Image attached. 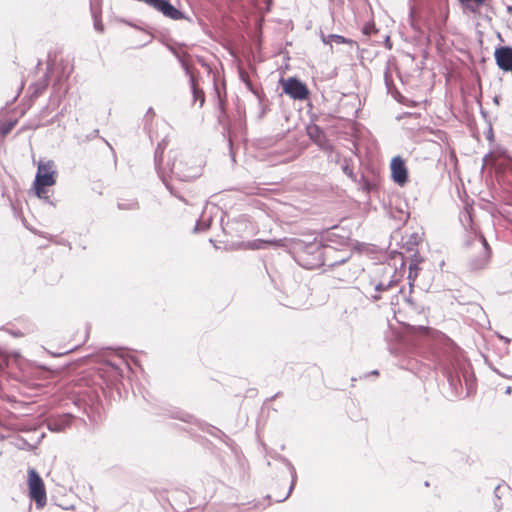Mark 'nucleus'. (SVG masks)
Segmentation results:
<instances>
[{
	"mask_svg": "<svg viewBox=\"0 0 512 512\" xmlns=\"http://www.w3.org/2000/svg\"><path fill=\"white\" fill-rule=\"evenodd\" d=\"M165 147V140H162L154 151L155 169L167 190L176 198L183 200L182 196L174 190L169 179H176L181 182L194 180L201 175V166L193 163L191 158L180 150H170L167 160L164 162L162 158Z\"/></svg>",
	"mask_w": 512,
	"mask_h": 512,
	"instance_id": "nucleus-1",
	"label": "nucleus"
},
{
	"mask_svg": "<svg viewBox=\"0 0 512 512\" xmlns=\"http://www.w3.org/2000/svg\"><path fill=\"white\" fill-rule=\"evenodd\" d=\"M396 269L390 265L380 264L369 275V279L364 284V294L372 301L382 299L383 293L389 291L397 284L394 279Z\"/></svg>",
	"mask_w": 512,
	"mask_h": 512,
	"instance_id": "nucleus-2",
	"label": "nucleus"
},
{
	"mask_svg": "<svg viewBox=\"0 0 512 512\" xmlns=\"http://www.w3.org/2000/svg\"><path fill=\"white\" fill-rule=\"evenodd\" d=\"M291 248L294 258L300 266L309 270L322 267L324 245L320 240L305 242L301 239H294Z\"/></svg>",
	"mask_w": 512,
	"mask_h": 512,
	"instance_id": "nucleus-3",
	"label": "nucleus"
},
{
	"mask_svg": "<svg viewBox=\"0 0 512 512\" xmlns=\"http://www.w3.org/2000/svg\"><path fill=\"white\" fill-rule=\"evenodd\" d=\"M464 246L474 253L470 256L469 268L471 271H479L487 267L490 260L491 249L482 234L475 231L467 233Z\"/></svg>",
	"mask_w": 512,
	"mask_h": 512,
	"instance_id": "nucleus-4",
	"label": "nucleus"
},
{
	"mask_svg": "<svg viewBox=\"0 0 512 512\" xmlns=\"http://www.w3.org/2000/svg\"><path fill=\"white\" fill-rule=\"evenodd\" d=\"M57 170L52 160L40 161L38 163L37 172L34 179V190L38 198L44 199L45 202L55 207V203L47 196L46 187L56 183Z\"/></svg>",
	"mask_w": 512,
	"mask_h": 512,
	"instance_id": "nucleus-5",
	"label": "nucleus"
},
{
	"mask_svg": "<svg viewBox=\"0 0 512 512\" xmlns=\"http://www.w3.org/2000/svg\"><path fill=\"white\" fill-rule=\"evenodd\" d=\"M463 362L456 351L447 353L442 356L438 362V369L446 377L449 386L456 390L461 385L459 371L462 369Z\"/></svg>",
	"mask_w": 512,
	"mask_h": 512,
	"instance_id": "nucleus-6",
	"label": "nucleus"
},
{
	"mask_svg": "<svg viewBox=\"0 0 512 512\" xmlns=\"http://www.w3.org/2000/svg\"><path fill=\"white\" fill-rule=\"evenodd\" d=\"M351 240V231L345 227L335 225L321 233L320 241L324 247L348 249Z\"/></svg>",
	"mask_w": 512,
	"mask_h": 512,
	"instance_id": "nucleus-7",
	"label": "nucleus"
},
{
	"mask_svg": "<svg viewBox=\"0 0 512 512\" xmlns=\"http://www.w3.org/2000/svg\"><path fill=\"white\" fill-rule=\"evenodd\" d=\"M28 488L31 500H34L37 508H43L46 505L47 497L45 485L35 469L28 471Z\"/></svg>",
	"mask_w": 512,
	"mask_h": 512,
	"instance_id": "nucleus-8",
	"label": "nucleus"
},
{
	"mask_svg": "<svg viewBox=\"0 0 512 512\" xmlns=\"http://www.w3.org/2000/svg\"><path fill=\"white\" fill-rule=\"evenodd\" d=\"M352 256L349 249L333 248L332 246L324 247L323 265L328 268H335L346 264Z\"/></svg>",
	"mask_w": 512,
	"mask_h": 512,
	"instance_id": "nucleus-9",
	"label": "nucleus"
},
{
	"mask_svg": "<svg viewBox=\"0 0 512 512\" xmlns=\"http://www.w3.org/2000/svg\"><path fill=\"white\" fill-rule=\"evenodd\" d=\"M283 92L294 100H305L309 95L306 84L296 77L283 81Z\"/></svg>",
	"mask_w": 512,
	"mask_h": 512,
	"instance_id": "nucleus-10",
	"label": "nucleus"
},
{
	"mask_svg": "<svg viewBox=\"0 0 512 512\" xmlns=\"http://www.w3.org/2000/svg\"><path fill=\"white\" fill-rule=\"evenodd\" d=\"M306 132L312 142H314L321 150L330 151L332 145L327 139L324 130L317 124L311 123L306 126Z\"/></svg>",
	"mask_w": 512,
	"mask_h": 512,
	"instance_id": "nucleus-11",
	"label": "nucleus"
},
{
	"mask_svg": "<svg viewBox=\"0 0 512 512\" xmlns=\"http://www.w3.org/2000/svg\"><path fill=\"white\" fill-rule=\"evenodd\" d=\"M494 58L498 68L504 72H512V47L505 45L495 48Z\"/></svg>",
	"mask_w": 512,
	"mask_h": 512,
	"instance_id": "nucleus-12",
	"label": "nucleus"
},
{
	"mask_svg": "<svg viewBox=\"0 0 512 512\" xmlns=\"http://www.w3.org/2000/svg\"><path fill=\"white\" fill-rule=\"evenodd\" d=\"M391 175L395 183L403 186L408 180V171L404 160L400 156H396L391 161Z\"/></svg>",
	"mask_w": 512,
	"mask_h": 512,
	"instance_id": "nucleus-13",
	"label": "nucleus"
},
{
	"mask_svg": "<svg viewBox=\"0 0 512 512\" xmlns=\"http://www.w3.org/2000/svg\"><path fill=\"white\" fill-rule=\"evenodd\" d=\"M423 261V257L418 253L414 252L411 255L410 263H409V273H408V280H409V287L410 289L413 288L414 281L416 280L418 276V272L420 270L419 264Z\"/></svg>",
	"mask_w": 512,
	"mask_h": 512,
	"instance_id": "nucleus-14",
	"label": "nucleus"
},
{
	"mask_svg": "<svg viewBox=\"0 0 512 512\" xmlns=\"http://www.w3.org/2000/svg\"><path fill=\"white\" fill-rule=\"evenodd\" d=\"M460 5L473 14L479 13L482 7L490 6L492 0H457Z\"/></svg>",
	"mask_w": 512,
	"mask_h": 512,
	"instance_id": "nucleus-15",
	"label": "nucleus"
},
{
	"mask_svg": "<svg viewBox=\"0 0 512 512\" xmlns=\"http://www.w3.org/2000/svg\"><path fill=\"white\" fill-rule=\"evenodd\" d=\"M321 40L324 44L330 45L332 47V43L335 44H349V45H355L356 42L352 39L346 38L342 35L338 34H328L325 35L323 32H321Z\"/></svg>",
	"mask_w": 512,
	"mask_h": 512,
	"instance_id": "nucleus-16",
	"label": "nucleus"
},
{
	"mask_svg": "<svg viewBox=\"0 0 512 512\" xmlns=\"http://www.w3.org/2000/svg\"><path fill=\"white\" fill-rule=\"evenodd\" d=\"M69 425H70V416L69 415H63L59 418L50 419L47 423L48 429L52 432L63 431Z\"/></svg>",
	"mask_w": 512,
	"mask_h": 512,
	"instance_id": "nucleus-17",
	"label": "nucleus"
},
{
	"mask_svg": "<svg viewBox=\"0 0 512 512\" xmlns=\"http://www.w3.org/2000/svg\"><path fill=\"white\" fill-rule=\"evenodd\" d=\"M281 460L286 464V466L289 469V472L291 474V484H290V487H289L288 492L286 493V495L283 498L278 499L277 500L278 502H283V501H285L290 496L292 490L294 489V486H295V483H296V479H297L296 469L293 466V464L288 459H286L285 457H281Z\"/></svg>",
	"mask_w": 512,
	"mask_h": 512,
	"instance_id": "nucleus-18",
	"label": "nucleus"
},
{
	"mask_svg": "<svg viewBox=\"0 0 512 512\" xmlns=\"http://www.w3.org/2000/svg\"><path fill=\"white\" fill-rule=\"evenodd\" d=\"M282 240H262L255 239L248 243V247L253 250L265 249L268 245L281 246Z\"/></svg>",
	"mask_w": 512,
	"mask_h": 512,
	"instance_id": "nucleus-19",
	"label": "nucleus"
},
{
	"mask_svg": "<svg viewBox=\"0 0 512 512\" xmlns=\"http://www.w3.org/2000/svg\"><path fill=\"white\" fill-rule=\"evenodd\" d=\"M190 87L193 94L194 102L199 101L200 107H202L205 102V94L203 90L198 87L195 76H191Z\"/></svg>",
	"mask_w": 512,
	"mask_h": 512,
	"instance_id": "nucleus-20",
	"label": "nucleus"
},
{
	"mask_svg": "<svg viewBox=\"0 0 512 512\" xmlns=\"http://www.w3.org/2000/svg\"><path fill=\"white\" fill-rule=\"evenodd\" d=\"M48 86V76L47 73L40 79L38 82L34 83L30 89L32 90V97H38L43 93V91Z\"/></svg>",
	"mask_w": 512,
	"mask_h": 512,
	"instance_id": "nucleus-21",
	"label": "nucleus"
},
{
	"mask_svg": "<svg viewBox=\"0 0 512 512\" xmlns=\"http://www.w3.org/2000/svg\"><path fill=\"white\" fill-rule=\"evenodd\" d=\"M106 365L110 367L113 376L119 378L122 377V365L128 366V363L123 359H119L118 362L108 360Z\"/></svg>",
	"mask_w": 512,
	"mask_h": 512,
	"instance_id": "nucleus-22",
	"label": "nucleus"
},
{
	"mask_svg": "<svg viewBox=\"0 0 512 512\" xmlns=\"http://www.w3.org/2000/svg\"><path fill=\"white\" fill-rule=\"evenodd\" d=\"M171 50L174 53V55L176 56V58L178 59L181 67L185 71V74L189 77V82H191V76H195V75L191 71V68H190L188 62L185 60V57H187L188 54H186V53L179 54L176 50H174V49H171Z\"/></svg>",
	"mask_w": 512,
	"mask_h": 512,
	"instance_id": "nucleus-23",
	"label": "nucleus"
},
{
	"mask_svg": "<svg viewBox=\"0 0 512 512\" xmlns=\"http://www.w3.org/2000/svg\"><path fill=\"white\" fill-rule=\"evenodd\" d=\"M117 207L120 210H137L139 209V202L136 199L120 200L117 202Z\"/></svg>",
	"mask_w": 512,
	"mask_h": 512,
	"instance_id": "nucleus-24",
	"label": "nucleus"
},
{
	"mask_svg": "<svg viewBox=\"0 0 512 512\" xmlns=\"http://www.w3.org/2000/svg\"><path fill=\"white\" fill-rule=\"evenodd\" d=\"M170 416L187 423H193L195 421V418L191 414L181 410H174Z\"/></svg>",
	"mask_w": 512,
	"mask_h": 512,
	"instance_id": "nucleus-25",
	"label": "nucleus"
},
{
	"mask_svg": "<svg viewBox=\"0 0 512 512\" xmlns=\"http://www.w3.org/2000/svg\"><path fill=\"white\" fill-rule=\"evenodd\" d=\"M408 20H409V23L412 27V29L416 32H419L420 31V27L419 25L417 24V19H416V7L415 5L413 4H410L409 5V14H408Z\"/></svg>",
	"mask_w": 512,
	"mask_h": 512,
	"instance_id": "nucleus-26",
	"label": "nucleus"
},
{
	"mask_svg": "<svg viewBox=\"0 0 512 512\" xmlns=\"http://www.w3.org/2000/svg\"><path fill=\"white\" fill-rule=\"evenodd\" d=\"M343 173L348 176L352 181L357 182V175L353 171V167L350 165V160L345 159L344 164L342 165Z\"/></svg>",
	"mask_w": 512,
	"mask_h": 512,
	"instance_id": "nucleus-27",
	"label": "nucleus"
},
{
	"mask_svg": "<svg viewBox=\"0 0 512 512\" xmlns=\"http://www.w3.org/2000/svg\"><path fill=\"white\" fill-rule=\"evenodd\" d=\"M211 218L205 219L204 216H202L195 224L194 231H205L210 227Z\"/></svg>",
	"mask_w": 512,
	"mask_h": 512,
	"instance_id": "nucleus-28",
	"label": "nucleus"
},
{
	"mask_svg": "<svg viewBox=\"0 0 512 512\" xmlns=\"http://www.w3.org/2000/svg\"><path fill=\"white\" fill-rule=\"evenodd\" d=\"M91 11H92L94 29L100 33H103L104 25L102 23L100 15H98L97 12L93 8H91Z\"/></svg>",
	"mask_w": 512,
	"mask_h": 512,
	"instance_id": "nucleus-29",
	"label": "nucleus"
},
{
	"mask_svg": "<svg viewBox=\"0 0 512 512\" xmlns=\"http://www.w3.org/2000/svg\"><path fill=\"white\" fill-rule=\"evenodd\" d=\"M208 433L214 437H219L225 443L230 441V438L223 431H221L219 428H216L214 426H211L209 428Z\"/></svg>",
	"mask_w": 512,
	"mask_h": 512,
	"instance_id": "nucleus-30",
	"label": "nucleus"
},
{
	"mask_svg": "<svg viewBox=\"0 0 512 512\" xmlns=\"http://www.w3.org/2000/svg\"><path fill=\"white\" fill-rule=\"evenodd\" d=\"M9 356L6 352L0 350V373L5 370L9 363Z\"/></svg>",
	"mask_w": 512,
	"mask_h": 512,
	"instance_id": "nucleus-31",
	"label": "nucleus"
},
{
	"mask_svg": "<svg viewBox=\"0 0 512 512\" xmlns=\"http://www.w3.org/2000/svg\"><path fill=\"white\" fill-rule=\"evenodd\" d=\"M499 157L503 158V160L507 162L508 168L512 169V153L503 150L499 152Z\"/></svg>",
	"mask_w": 512,
	"mask_h": 512,
	"instance_id": "nucleus-32",
	"label": "nucleus"
},
{
	"mask_svg": "<svg viewBox=\"0 0 512 512\" xmlns=\"http://www.w3.org/2000/svg\"><path fill=\"white\" fill-rule=\"evenodd\" d=\"M15 125V122H6L4 123L1 127H0V133L2 136H6L7 134L10 133V131L12 130V128L14 127Z\"/></svg>",
	"mask_w": 512,
	"mask_h": 512,
	"instance_id": "nucleus-33",
	"label": "nucleus"
},
{
	"mask_svg": "<svg viewBox=\"0 0 512 512\" xmlns=\"http://www.w3.org/2000/svg\"><path fill=\"white\" fill-rule=\"evenodd\" d=\"M405 301H406V303H407V304H408L412 309H414L415 311H417V312H419V313L422 311L423 307L418 306V305L415 303V301H414L413 297H411V296L405 297Z\"/></svg>",
	"mask_w": 512,
	"mask_h": 512,
	"instance_id": "nucleus-34",
	"label": "nucleus"
},
{
	"mask_svg": "<svg viewBox=\"0 0 512 512\" xmlns=\"http://www.w3.org/2000/svg\"><path fill=\"white\" fill-rule=\"evenodd\" d=\"M215 91L217 93L218 100H219L218 101V106H219L220 113H221V115H224L225 114L224 101L221 99L220 94H219V90H218L217 87L215 88Z\"/></svg>",
	"mask_w": 512,
	"mask_h": 512,
	"instance_id": "nucleus-35",
	"label": "nucleus"
},
{
	"mask_svg": "<svg viewBox=\"0 0 512 512\" xmlns=\"http://www.w3.org/2000/svg\"><path fill=\"white\" fill-rule=\"evenodd\" d=\"M461 221H462L464 226H466L465 222H467L470 225L472 223L471 214L468 211H465L463 213V216H461Z\"/></svg>",
	"mask_w": 512,
	"mask_h": 512,
	"instance_id": "nucleus-36",
	"label": "nucleus"
},
{
	"mask_svg": "<svg viewBox=\"0 0 512 512\" xmlns=\"http://www.w3.org/2000/svg\"><path fill=\"white\" fill-rule=\"evenodd\" d=\"M240 78L243 80V82L246 84V86L252 90V87H251V82L249 81L248 79V75L244 72V71H241L240 72Z\"/></svg>",
	"mask_w": 512,
	"mask_h": 512,
	"instance_id": "nucleus-37",
	"label": "nucleus"
},
{
	"mask_svg": "<svg viewBox=\"0 0 512 512\" xmlns=\"http://www.w3.org/2000/svg\"><path fill=\"white\" fill-rule=\"evenodd\" d=\"M228 145H229V152H230L231 160H232V162H236L235 153L233 151V142H232L231 138L228 139Z\"/></svg>",
	"mask_w": 512,
	"mask_h": 512,
	"instance_id": "nucleus-38",
	"label": "nucleus"
},
{
	"mask_svg": "<svg viewBox=\"0 0 512 512\" xmlns=\"http://www.w3.org/2000/svg\"><path fill=\"white\" fill-rule=\"evenodd\" d=\"M353 277V275H351L350 273H346L344 272L343 274L339 275L338 276V279L341 280V281H349L351 278Z\"/></svg>",
	"mask_w": 512,
	"mask_h": 512,
	"instance_id": "nucleus-39",
	"label": "nucleus"
},
{
	"mask_svg": "<svg viewBox=\"0 0 512 512\" xmlns=\"http://www.w3.org/2000/svg\"><path fill=\"white\" fill-rule=\"evenodd\" d=\"M385 84L387 86L388 91L390 90V85H392L393 81L388 73H385L384 75Z\"/></svg>",
	"mask_w": 512,
	"mask_h": 512,
	"instance_id": "nucleus-40",
	"label": "nucleus"
},
{
	"mask_svg": "<svg viewBox=\"0 0 512 512\" xmlns=\"http://www.w3.org/2000/svg\"><path fill=\"white\" fill-rule=\"evenodd\" d=\"M155 116V112L152 107L148 108L145 119H152Z\"/></svg>",
	"mask_w": 512,
	"mask_h": 512,
	"instance_id": "nucleus-41",
	"label": "nucleus"
},
{
	"mask_svg": "<svg viewBox=\"0 0 512 512\" xmlns=\"http://www.w3.org/2000/svg\"><path fill=\"white\" fill-rule=\"evenodd\" d=\"M39 235L45 239L50 240V241H55V239H54L55 237L51 234L41 232V233H39Z\"/></svg>",
	"mask_w": 512,
	"mask_h": 512,
	"instance_id": "nucleus-42",
	"label": "nucleus"
},
{
	"mask_svg": "<svg viewBox=\"0 0 512 512\" xmlns=\"http://www.w3.org/2000/svg\"><path fill=\"white\" fill-rule=\"evenodd\" d=\"M374 25H365V27L363 28V33L366 34V35H369L370 34V29L373 28Z\"/></svg>",
	"mask_w": 512,
	"mask_h": 512,
	"instance_id": "nucleus-43",
	"label": "nucleus"
},
{
	"mask_svg": "<svg viewBox=\"0 0 512 512\" xmlns=\"http://www.w3.org/2000/svg\"><path fill=\"white\" fill-rule=\"evenodd\" d=\"M361 181L363 182V187L369 190V182L365 179L363 175L361 176Z\"/></svg>",
	"mask_w": 512,
	"mask_h": 512,
	"instance_id": "nucleus-44",
	"label": "nucleus"
},
{
	"mask_svg": "<svg viewBox=\"0 0 512 512\" xmlns=\"http://www.w3.org/2000/svg\"><path fill=\"white\" fill-rule=\"evenodd\" d=\"M10 333H11L13 336H15V337H20V336H22V335H23V334H22V332H20L19 330H18V331H11Z\"/></svg>",
	"mask_w": 512,
	"mask_h": 512,
	"instance_id": "nucleus-45",
	"label": "nucleus"
},
{
	"mask_svg": "<svg viewBox=\"0 0 512 512\" xmlns=\"http://www.w3.org/2000/svg\"><path fill=\"white\" fill-rule=\"evenodd\" d=\"M500 488H501V486H500V485H498V486H496V487H495V490H494L495 496H496L498 499H500V497H499V493H498V491L500 490Z\"/></svg>",
	"mask_w": 512,
	"mask_h": 512,
	"instance_id": "nucleus-46",
	"label": "nucleus"
},
{
	"mask_svg": "<svg viewBox=\"0 0 512 512\" xmlns=\"http://www.w3.org/2000/svg\"><path fill=\"white\" fill-rule=\"evenodd\" d=\"M512 388L508 386L505 390V394L509 395L511 393Z\"/></svg>",
	"mask_w": 512,
	"mask_h": 512,
	"instance_id": "nucleus-47",
	"label": "nucleus"
},
{
	"mask_svg": "<svg viewBox=\"0 0 512 512\" xmlns=\"http://www.w3.org/2000/svg\"><path fill=\"white\" fill-rule=\"evenodd\" d=\"M508 13H512V5L506 7Z\"/></svg>",
	"mask_w": 512,
	"mask_h": 512,
	"instance_id": "nucleus-48",
	"label": "nucleus"
},
{
	"mask_svg": "<svg viewBox=\"0 0 512 512\" xmlns=\"http://www.w3.org/2000/svg\"><path fill=\"white\" fill-rule=\"evenodd\" d=\"M57 244H62V245H65L66 244V241H56Z\"/></svg>",
	"mask_w": 512,
	"mask_h": 512,
	"instance_id": "nucleus-49",
	"label": "nucleus"
},
{
	"mask_svg": "<svg viewBox=\"0 0 512 512\" xmlns=\"http://www.w3.org/2000/svg\"><path fill=\"white\" fill-rule=\"evenodd\" d=\"M376 374H378V371H377V370H374V371L372 372V375H376Z\"/></svg>",
	"mask_w": 512,
	"mask_h": 512,
	"instance_id": "nucleus-50",
	"label": "nucleus"
},
{
	"mask_svg": "<svg viewBox=\"0 0 512 512\" xmlns=\"http://www.w3.org/2000/svg\"><path fill=\"white\" fill-rule=\"evenodd\" d=\"M488 136H491V137L493 136L492 135V130H489Z\"/></svg>",
	"mask_w": 512,
	"mask_h": 512,
	"instance_id": "nucleus-51",
	"label": "nucleus"
},
{
	"mask_svg": "<svg viewBox=\"0 0 512 512\" xmlns=\"http://www.w3.org/2000/svg\"><path fill=\"white\" fill-rule=\"evenodd\" d=\"M488 136H491V137L493 136L492 135V130H489Z\"/></svg>",
	"mask_w": 512,
	"mask_h": 512,
	"instance_id": "nucleus-52",
	"label": "nucleus"
}]
</instances>
